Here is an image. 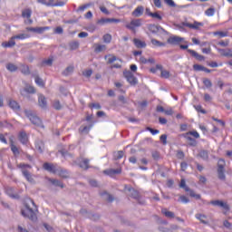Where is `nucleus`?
Instances as JSON below:
<instances>
[{
	"instance_id": "f257e3e1",
	"label": "nucleus",
	"mask_w": 232,
	"mask_h": 232,
	"mask_svg": "<svg viewBox=\"0 0 232 232\" xmlns=\"http://www.w3.org/2000/svg\"><path fill=\"white\" fill-rule=\"evenodd\" d=\"M30 204L31 205H26L25 208L22 210V215L30 220L35 221L37 220V215L35 214V211H37V206L32 199H30Z\"/></svg>"
},
{
	"instance_id": "f03ea898",
	"label": "nucleus",
	"mask_w": 232,
	"mask_h": 232,
	"mask_svg": "<svg viewBox=\"0 0 232 232\" xmlns=\"http://www.w3.org/2000/svg\"><path fill=\"white\" fill-rule=\"evenodd\" d=\"M24 114L32 122V124H34L37 128H44V125H43V121H41V119H39V117H37L35 113H33L32 111H24Z\"/></svg>"
},
{
	"instance_id": "7ed1b4c3",
	"label": "nucleus",
	"mask_w": 232,
	"mask_h": 232,
	"mask_svg": "<svg viewBox=\"0 0 232 232\" xmlns=\"http://www.w3.org/2000/svg\"><path fill=\"white\" fill-rule=\"evenodd\" d=\"M18 168L21 169L24 177L26 179L28 182L34 183V176L28 171V169H32V165L20 163L18 164Z\"/></svg>"
},
{
	"instance_id": "20e7f679",
	"label": "nucleus",
	"mask_w": 232,
	"mask_h": 232,
	"mask_svg": "<svg viewBox=\"0 0 232 232\" xmlns=\"http://www.w3.org/2000/svg\"><path fill=\"white\" fill-rule=\"evenodd\" d=\"M179 187L185 189V191L189 193V196L193 198H196V200H200V194H196L195 191L191 190L189 187L186 186V180L181 179Z\"/></svg>"
},
{
	"instance_id": "39448f33",
	"label": "nucleus",
	"mask_w": 232,
	"mask_h": 232,
	"mask_svg": "<svg viewBox=\"0 0 232 232\" xmlns=\"http://www.w3.org/2000/svg\"><path fill=\"white\" fill-rule=\"evenodd\" d=\"M225 166H226V161L220 159L218 162V175L220 180H226V174L224 173Z\"/></svg>"
},
{
	"instance_id": "423d86ee",
	"label": "nucleus",
	"mask_w": 232,
	"mask_h": 232,
	"mask_svg": "<svg viewBox=\"0 0 232 232\" xmlns=\"http://www.w3.org/2000/svg\"><path fill=\"white\" fill-rule=\"evenodd\" d=\"M142 26V19H133L130 24H127L125 27L131 32H135V28H140Z\"/></svg>"
},
{
	"instance_id": "0eeeda50",
	"label": "nucleus",
	"mask_w": 232,
	"mask_h": 232,
	"mask_svg": "<svg viewBox=\"0 0 232 232\" xmlns=\"http://www.w3.org/2000/svg\"><path fill=\"white\" fill-rule=\"evenodd\" d=\"M182 26H186L187 28H190V30H200L202 26H204V23L202 22H197L194 21L193 24L188 23V22H183Z\"/></svg>"
},
{
	"instance_id": "6e6552de",
	"label": "nucleus",
	"mask_w": 232,
	"mask_h": 232,
	"mask_svg": "<svg viewBox=\"0 0 232 232\" xmlns=\"http://www.w3.org/2000/svg\"><path fill=\"white\" fill-rule=\"evenodd\" d=\"M123 75H124L125 79L131 84V86H135V84H137V82H139V81L137 80V77H135V75H133L132 72L126 71L123 72Z\"/></svg>"
},
{
	"instance_id": "1a4fd4ad",
	"label": "nucleus",
	"mask_w": 232,
	"mask_h": 232,
	"mask_svg": "<svg viewBox=\"0 0 232 232\" xmlns=\"http://www.w3.org/2000/svg\"><path fill=\"white\" fill-rule=\"evenodd\" d=\"M59 166L53 165L52 163H44V169L45 171H49V173H53L54 175H57V171L59 170Z\"/></svg>"
},
{
	"instance_id": "9d476101",
	"label": "nucleus",
	"mask_w": 232,
	"mask_h": 232,
	"mask_svg": "<svg viewBox=\"0 0 232 232\" xmlns=\"http://www.w3.org/2000/svg\"><path fill=\"white\" fill-rule=\"evenodd\" d=\"M78 166H80L82 169H88V168H90V160L80 158L78 160Z\"/></svg>"
},
{
	"instance_id": "9b49d317",
	"label": "nucleus",
	"mask_w": 232,
	"mask_h": 232,
	"mask_svg": "<svg viewBox=\"0 0 232 232\" xmlns=\"http://www.w3.org/2000/svg\"><path fill=\"white\" fill-rule=\"evenodd\" d=\"M182 41H184V38L180 36H171L168 39L169 44H174V45L180 44Z\"/></svg>"
},
{
	"instance_id": "f8f14e48",
	"label": "nucleus",
	"mask_w": 232,
	"mask_h": 232,
	"mask_svg": "<svg viewBox=\"0 0 232 232\" xmlns=\"http://www.w3.org/2000/svg\"><path fill=\"white\" fill-rule=\"evenodd\" d=\"M210 204H212V206H218V208H223V209H226L227 211H228L229 209V205H227V203L224 201L213 200L210 202Z\"/></svg>"
},
{
	"instance_id": "ddd939ff",
	"label": "nucleus",
	"mask_w": 232,
	"mask_h": 232,
	"mask_svg": "<svg viewBox=\"0 0 232 232\" xmlns=\"http://www.w3.org/2000/svg\"><path fill=\"white\" fill-rule=\"evenodd\" d=\"M125 191H129L130 194V197H131L132 198H136V199H139V191L135 190L133 188L131 187H129V186H125Z\"/></svg>"
},
{
	"instance_id": "4468645a",
	"label": "nucleus",
	"mask_w": 232,
	"mask_h": 232,
	"mask_svg": "<svg viewBox=\"0 0 232 232\" xmlns=\"http://www.w3.org/2000/svg\"><path fill=\"white\" fill-rule=\"evenodd\" d=\"M148 30L150 32V34H159L160 30L164 32V28L160 27V25H155V24H149L148 25Z\"/></svg>"
},
{
	"instance_id": "2eb2a0df",
	"label": "nucleus",
	"mask_w": 232,
	"mask_h": 232,
	"mask_svg": "<svg viewBox=\"0 0 232 232\" xmlns=\"http://www.w3.org/2000/svg\"><path fill=\"white\" fill-rule=\"evenodd\" d=\"M143 14H144V6L139 5L131 13V15L133 17H140Z\"/></svg>"
},
{
	"instance_id": "dca6fc26",
	"label": "nucleus",
	"mask_w": 232,
	"mask_h": 232,
	"mask_svg": "<svg viewBox=\"0 0 232 232\" xmlns=\"http://www.w3.org/2000/svg\"><path fill=\"white\" fill-rule=\"evenodd\" d=\"M108 23H121V19L117 18H102L98 21V24H106Z\"/></svg>"
},
{
	"instance_id": "f3484780",
	"label": "nucleus",
	"mask_w": 232,
	"mask_h": 232,
	"mask_svg": "<svg viewBox=\"0 0 232 232\" xmlns=\"http://www.w3.org/2000/svg\"><path fill=\"white\" fill-rule=\"evenodd\" d=\"M56 175H58L62 179H69V177H70V173L68 172V170H66L61 167L58 168V171L56 172Z\"/></svg>"
},
{
	"instance_id": "a211bd4d",
	"label": "nucleus",
	"mask_w": 232,
	"mask_h": 232,
	"mask_svg": "<svg viewBox=\"0 0 232 232\" xmlns=\"http://www.w3.org/2000/svg\"><path fill=\"white\" fill-rule=\"evenodd\" d=\"M121 169H106L103 171L104 175H109V177H113V175H119V173H121Z\"/></svg>"
},
{
	"instance_id": "6ab92c4d",
	"label": "nucleus",
	"mask_w": 232,
	"mask_h": 232,
	"mask_svg": "<svg viewBox=\"0 0 232 232\" xmlns=\"http://www.w3.org/2000/svg\"><path fill=\"white\" fill-rule=\"evenodd\" d=\"M188 53L192 55V57H195L198 61H204L205 57L201 54H198L195 50L188 49Z\"/></svg>"
},
{
	"instance_id": "aec40b11",
	"label": "nucleus",
	"mask_w": 232,
	"mask_h": 232,
	"mask_svg": "<svg viewBox=\"0 0 232 232\" xmlns=\"http://www.w3.org/2000/svg\"><path fill=\"white\" fill-rule=\"evenodd\" d=\"M218 52L220 53V54L223 57H232V50L231 49H218Z\"/></svg>"
},
{
	"instance_id": "412c9836",
	"label": "nucleus",
	"mask_w": 232,
	"mask_h": 232,
	"mask_svg": "<svg viewBox=\"0 0 232 232\" xmlns=\"http://www.w3.org/2000/svg\"><path fill=\"white\" fill-rule=\"evenodd\" d=\"M38 103L41 108H46L47 102H46V97L44 95L40 94L38 97Z\"/></svg>"
},
{
	"instance_id": "4be33fe9",
	"label": "nucleus",
	"mask_w": 232,
	"mask_h": 232,
	"mask_svg": "<svg viewBox=\"0 0 232 232\" xmlns=\"http://www.w3.org/2000/svg\"><path fill=\"white\" fill-rule=\"evenodd\" d=\"M15 44V39L14 36L11 37V39L8 42L3 43L2 46L3 48H12Z\"/></svg>"
},
{
	"instance_id": "5701e85b",
	"label": "nucleus",
	"mask_w": 232,
	"mask_h": 232,
	"mask_svg": "<svg viewBox=\"0 0 232 232\" xmlns=\"http://www.w3.org/2000/svg\"><path fill=\"white\" fill-rule=\"evenodd\" d=\"M106 51V45L101 44H94V52L95 53H101V52Z\"/></svg>"
},
{
	"instance_id": "b1692460",
	"label": "nucleus",
	"mask_w": 232,
	"mask_h": 232,
	"mask_svg": "<svg viewBox=\"0 0 232 232\" xmlns=\"http://www.w3.org/2000/svg\"><path fill=\"white\" fill-rule=\"evenodd\" d=\"M133 44L136 48H146V42H142L141 40H139L137 38L133 39Z\"/></svg>"
},
{
	"instance_id": "393cba45",
	"label": "nucleus",
	"mask_w": 232,
	"mask_h": 232,
	"mask_svg": "<svg viewBox=\"0 0 232 232\" xmlns=\"http://www.w3.org/2000/svg\"><path fill=\"white\" fill-rule=\"evenodd\" d=\"M5 193L8 197H11V198H19V196L14 194V188L12 187H7L5 188Z\"/></svg>"
},
{
	"instance_id": "a878e982",
	"label": "nucleus",
	"mask_w": 232,
	"mask_h": 232,
	"mask_svg": "<svg viewBox=\"0 0 232 232\" xmlns=\"http://www.w3.org/2000/svg\"><path fill=\"white\" fill-rule=\"evenodd\" d=\"M104 59H107L108 64H112L115 61H119V58L113 54H107L104 56Z\"/></svg>"
},
{
	"instance_id": "bb28decb",
	"label": "nucleus",
	"mask_w": 232,
	"mask_h": 232,
	"mask_svg": "<svg viewBox=\"0 0 232 232\" xmlns=\"http://www.w3.org/2000/svg\"><path fill=\"white\" fill-rule=\"evenodd\" d=\"M8 106H9V108H11L12 110H14V111H17L21 108L19 106V103H17V102L14 101V100H9Z\"/></svg>"
},
{
	"instance_id": "cd10ccee",
	"label": "nucleus",
	"mask_w": 232,
	"mask_h": 232,
	"mask_svg": "<svg viewBox=\"0 0 232 232\" xmlns=\"http://www.w3.org/2000/svg\"><path fill=\"white\" fill-rule=\"evenodd\" d=\"M19 140L22 144H26L28 142V135L26 132H20Z\"/></svg>"
},
{
	"instance_id": "c85d7f7f",
	"label": "nucleus",
	"mask_w": 232,
	"mask_h": 232,
	"mask_svg": "<svg viewBox=\"0 0 232 232\" xmlns=\"http://www.w3.org/2000/svg\"><path fill=\"white\" fill-rule=\"evenodd\" d=\"M22 17L24 19H30L32 17V9L26 8L22 11Z\"/></svg>"
},
{
	"instance_id": "c756f323",
	"label": "nucleus",
	"mask_w": 232,
	"mask_h": 232,
	"mask_svg": "<svg viewBox=\"0 0 232 232\" xmlns=\"http://www.w3.org/2000/svg\"><path fill=\"white\" fill-rule=\"evenodd\" d=\"M196 218L198 220H199L201 222V224H205L208 225V221L206 220V218H208V217L204 214H196Z\"/></svg>"
},
{
	"instance_id": "7c9ffc66",
	"label": "nucleus",
	"mask_w": 232,
	"mask_h": 232,
	"mask_svg": "<svg viewBox=\"0 0 232 232\" xmlns=\"http://www.w3.org/2000/svg\"><path fill=\"white\" fill-rule=\"evenodd\" d=\"M161 213L165 215L168 218H175V213L168 210L167 208H162Z\"/></svg>"
},
{
	"instance_id": "2f4dec72",
	"label": "nucleus",
	"mask_w": 232,
	"mask_h": 232,
	"mask_svg": "<svg viewBox=\"0 0 232 232\" xmlns=\"http://www.w3.org/2000/svg\"><path fill=\"white\" fill-rule=\"evenodd\" d=\"M183 137H184V139L188 140L189 146H197V140L195 139L191 138V136H188V134H183Z\"/></svg>"
},
{
	"instance_id": "473e14b6",
	"label": "nucleus",
	"mask_w": 232,
	"mask_h": 232,
	"mask_svg": "<svg viewBox=\"0 0 232 232\" xmlns=\"http://www.w3.org/2000/svg\"><path fill=\"white\" fill-rule=\"evenodd\" d=\"M24 93H35V88L34 86H27L21 92V95H25Z\"/></svg>"
},
{
	"instance_id": "72a5a7b5",
	"label": "nucleus",
	"mask_w": 232,
	"mask_h": 232,
	"mask_svg": "<svg viewBox=\"0 0 232 232\" xmlns=\"http://www.w3.org/2000/svg\"><path fill=\"white\" fill-rule=\"evenodd\" d=\"M30 34H20L13 36V39H19L20 41H24V39H29Z\"/></svg>"
},
{
	"instance_id": "f704fd0d",
	"label": "nucleus",
	"mask_w": 232,
	"mask_h": 232,
	"mask_svg": "<svg viewBox=\"0 0 232 232\" xmlns=\"http://www.w3.org/2000/svg\"><path fill=\"white\" fill-rule=\"evenodd\" d=\"M11 151L14 155H19V149L14 144V140H10Z\"/></svg>"
},
{
	"instance_id": "c9c22d12",
	"label": "nucleus",
	"mask_w": 232,
	"mask_h": 232,
	"mask_svg": "<svg viewBox=\"0 0 232 232\" xmlns=\"http://www.w3.org/2000/svg\"><path fill=\"white\" fill-rule=\"evenodd\" d=\"M35 149L40 152L43 153V150H44V143L41 140L35 142Z\"/></svg>"
},
{
	"instance_id": "e433bc0d",
	"label": "nucleus",
	"mask_w": 232,
	"mask_h": 232,
	"mask_svg": "<svg viewBox=\"0 0 232 232\" xmlns=\"http://www.w3.org/2000/svg\"><path fill=\"white\" fill-rule=\"evenodd\" d=\"M150 43H151V44H153V46H158V47L166 46V44H164L157 39H154V38H152L150 40Z\"/></svg>"
},
{
	"instance_id": "4c0bfd02",
	"label": "nucleus",
	"mask_w": 232,
	"mask_h": 232,
	"mask_svg": "<svg viewBox=\"0 0 232 232\" xmlns=\"http://www.w3.org/2000/svg\"><path fill=\"white\" fill-rule=\"evenodd\" d=\"M73 70H74L73 65H70L69 67H67V68L63 71V74L65 75L66 77H67L68 75H72V73H73Z\"/></svg>"
},
{
	"instance_id": "58836bf2",
	"label": "nucleus",
	"mask_w": 232,
	"mask_h": 232,
	"mask_svg": "<svg viewBox=\"0 0 232 232\" xmlns=\"http://www.w3.org/2000/svg\"><path fill=\"white\" fill-rule=\"evenodd\" d=\"M53 108L54 110H63V105L61 104V102L59 100L53 101Z\"/></svg>"
},
{
	"instance_id": "ea45409f",
	"label": "nucleus",
	"mask_w": 232,
	"mask_h": 232,
	"mask_svg": "<svg viewBox=\"0 0 232 232\" xmlns=\"http://www.w3.org/2000/svg\"><path fill=\"white\" fill-rule=\"evenodd\" d=\"M34 82L35 84H37V86H40V88H44V82L43 81V79H41V77L36 76L34 78Z\"/></svg>"
},
{
	"instance_id": "a19ab883",
	"label": "nucleus",
	"mask_w": 232,
	"mask_h": 232,
	"mask_svg": "<svg viewBox=\"0 0 232 232\" xmlns=\"http://www.w3.org/2000/svg\"><path fill=\"white\" fill-rule=\"evenodd\" d=\"M205 15L208 17H213L215 15V8L210 7L205 11Z\"/></svg>"
},
{
	"instance_id": "79ce46f5",
	"label": "nucleus",
	"mask_w": 232,
	"mask_h": 232,
	"mask_svg": "<svg viewBox=\"0 0 232 232\" xmlns=\"http://www.w3.org/2000/svg\"><path fill=\"white\" fill-rule=\"evenodd\" d=\"M185 135H188L189 137L191 135L192 137H194V139H200V134H198L197 130L188 131L185 133Z\"/></svg>"
},
{
	"instance_id": "37998d69",
	"label": "nucleus",
	"mask_w": 232,
	"mask_h": 232,
	"mask_svg": "<svg viewBox=\"0 0 232 232\" xmlns=\"http://www.w3.org/2000/svg\"><path fill=\"white\" fill-rule=\"evenodd\" d=\"M150 17H152V19H156L157 21H162V15H160L159 12L150 14Z\"/></svg>"
},
{
	"instance_id": "c03bdc74",
	"label": "nucleus",
	"mask_w": 232,
	"mask_h": 232,
	"mask_svg": "<svg viewBox=\"0 0 232 232\" xmlns=\"http://www.w3.org/2000/svg\"><path fill=\"white\" fill-rule=\"evenodd\" d=\"M122 157H124V151L120 150L114 153V159L116 160H121V159H122Z\"/></svg>"
},
{
	"instance_id": "a18cd8bd",
	"label": "nucleus",
	"mask_w": 232,
	"mask_h": 232,
	"mask_svg": "<svg viewBox=\"0 0 232 232\" xmlns=\"http://www.w3.org/2000/svg\"><path fill=\"white\" fill-rule=\"evenodd\" d=\"M103 43H106V44H110L111 43V34H106L103 35Z\"/></svg>"
},
{
	"instance_id": "49530a36",
	"label": "nucleus",
	"mask_w": 232,
	"mask_h": 232,
	"mask_svg": "<svg viewBox=\"0 0 232 232\" xmlns=\"http://www.w3.org/2000/svg\"><path fill=\"white\" fill-rule=\"evenodd\" d=\"M161 73H160V77H162L163 79H169V71H166V70H160Z\"/></svg>"
},
{
	"instance_id": "de8ad7c7",
	"label": "nucleus",
	"mask_w": 232,
	"mask_h": 232,
	"mask_svg": "<svg viewBox=\"0 0 232 232\" xmlns=\"http://www.w3.org/2000/svg\"><path fill=\"white\" fill-rule=\"evenodd\" d=\"M51 182L53 186H57L58 188H64V185L59 179H51Z\"/></svg>"
},
{
	"instance_id": "09e8293b",
	"label": "nucleus",
	"mask_w": 232,
	"mask_h": 232,
	"mask_svg": "<svg viewBox=\"0 0 232 232\" xmlns=\"http://www.w3.org/2000/svg\"><path fill=\"white\" fill-rule=\"evenodd\" d=\"M70 50H77L79 48V42H71L69 44Z\"/></svg>"
},
{
	"instance_id": "8fccbe9b",
	"label": "nucleus",
	"mask_w": 232,
	"mask_h": 232,
	"mask_svg": "<svg viewBox=\"0 0 232 232\" xmlns=\"http://www.w3.org/2000/svg\"><path fill=\"white\" fill-rule=\"evenodd\" d=\"M213 35H218L219 37H227V32L217 31L213 33Z\"/></svg>"
},
{
	"instance_id": "3c124183",
	"label": "nucleus",
	"mask_w": 232,
	"mask_h": 232,
	"mask_svg": "<svg viewBox=\"0 0 232 232\" xmlns=\"http://www.w3.org/2000/svg\"><path fill=\"white\" fill-rule=\"evenodd\" d=\"M6 69L9 72H15L17 70V66H15L14 63H7L6 64Z\"/></svg>"
},
{
	"instance_id": "603ef678",
	"label": "nucleus",
	"mask_w": 232,
	"mask_h": 232,
	"mask_svg": "<svg viewBox=\"0 0 232 232\" xmlns=\"http://www.w3.org/2000/svg\"><path fill=\"white\" fill-rule=\"evenodd\" d=\"M203 84L204 86H206V88H211V86H213V83L211 82V81L208 78H205L203 80Z\"/></svg>"
},
{
	"instance_id": "864d4df0",
	"label": "nucleus",
	"mask_w": 232,
	"mask_h": 232,
	"mask_svg": "<svg viewBox=\"0 0 232 232\" xmlns=\"http://www.w3.org/2000/svg\"><path fill=\"white\" fill-rule=\"evenodd\" d=\"M199 157L201 158V159H203V160H208V151H206V150H202V151H200L199 152Z\"/></svg>"
},
{
	"instance_id": "5fc2aeb1",
	"label": "nucleus",
	"mask_w": 232,
	"mask_h": 232,
	"mask_svg": "<svg viewBox=\"0 0 232 232\" xmlns=\"http://www.w3.org/2000/svg\"><path fill=\"white\" fill-rule=\"evenodd\" d=\"M179 202H182V204H189V198L186 196H180Z\"/></svg>"
},
{
	"instance_id": "6e6d98bb",
	"label": "nucleus",
	"mask_w": 232,
	"mask_h": 232,
	"mask_svg": "<svg viewBox=\"0 0 232 232\" xmlns=\"http://www.w3.org/2000/svg\"><path fill=\"white\" fill-rule=\"evenodd\" d=\"M193 70H195V72H203L204 71V66L199 65V64H194L193 65Z\"/></svg>"
},
{
	"instance_id": "4d7b16f0",
	"label": "nucleus",
	"mask_w": 232,
	"mask_h": 232,
	"mask_svg": "<svg viewBox=\"0 0 232 232\" xmlns=\"http://www.w3.org/2000/svg\"><path fill=\"white\" fill-rule=\"evenodd\" d=\"M147 131H150L151 135H158V133H160L159 130H154L152 128L147 127Z\"/></svg>"
},
{
	"instance_id": "13d9d810",
	"label": "nucleus",
	"mask_w": 232,
	"mask_h": 232,
	"mask_svg": "<svg viewBox=\"0 0 232 232\" xmlns=\"http://www.w3.org/2000/svg\"><path fill=\"white\" fill-rule=\"evenodd\" d=\"M160 139L161 142L164 144V146H166V144H168V135L162 134Z\"/></svg>"
},
{
	"instance_id": "bf43d9fd",
	"label": "nucleus",
	"mask_w": 232,
	"mask_h": 232,
	"mask_svg": "<svg viewBox=\"0 0 232 232\" xmlns=\"http://www.w3.org/2000/svg\"><path fill=\"white\" fill-rule=\"evenodd\" d=\"M166 5L169 6H171L172 8H175L177 6V4L173 0H165Z\"/></svg>"
},
{
	"instance_id": "052dcab7",
	"label": "nucleus",
	"mask_w": 232,
	"mask_h": 232,
	"mask_svg": "<svg viewBox=\"0 0 232 232\" xmlns=\"http://www.w3.org/2000/svg\"><path fill=\"white\" fill-rule=\"evenodd\" d=\"M195 110H197L199 113H206V111L202 109L201 105H195L194 106Z\"/></svg>"
},
{
	"instance_id": "680f3d73",
	"label": "nucleus",
	"mask_w": 232,
	"mask_h": 232,
	"mask_svg": "<svg viewBox=\"0 0 232 232\" xmlns=\"http://www.w3.org/2000/svg\"><path fill=\"white\" fill-rule=\"evenodd\" d=\"M44 30H49V27H36V34H43V32H44Z\"/></svg>"
},
{
	"instance_id": "e2e57ef3",
	"label": "nucleus",
	"mask_w": 232,
	"mask_h": 232,
	"mask_svg": "<svg viewBox=\"0 0 232 232\" xmlns=\"http://www.w3.org/2000/svg\"><path fill=\"white\" fill-rule=\"evenodd\" d=\"M156 8H162V2L160 0H153Z\"/></svg>"
},
{
	"instance_id": "0e129e2a",
	"label": "nucleus",
	"mask_w": 232,
	"mask_h": 232,
	"mask_svg": "<svg viewBox=\"0 0 232 232\" xmlns=\"http://www.w3.org/2000/svg\"><path fill=\"white\" fill-rule=\"evenodd\" d=\"M60 153L64 159H68V157H70V153H68V151H66L65 150H60Z\"/></svg>"
},
{
	"instance_id": "69168bd1",
	"label": "nucleus",
	"mask_w": 232,
	"mask_h": 232,
	"mask_svg": "<svg viewBox=\"0 0 232 232\" xmlns=\"http://www.w3.org/2000/svg\"><path fill=\"white\" fill-rule=\"evenodd\" d=\"M157 70H162V65L157 64V65H156V68H151V69H150V72H151L152 73H156V72H157Z\"/></svg>"
},
{
	"instance_id": "338daca9",
	"label": "nucleus",
	"mask_w": 232,
	"mask_h": 232,
	"mask_svg": "<svg viewBox=\"0 0 232 232\" xmlns=\"http://www.w3.org/2000/svg\"><path fill=\"white\" fill-rule=\"evenodd\" d=\"M223 226H224L225 227H227V229H231V227H232V224H231L229 221H227V220H225V221L223 222Z\"/></svg>"
},
{
	"instance_id": "774afa93",
	"label": "nucleus",
	"mask_w": 232,
	"mask_h": 232,
	"mask_svg": "<svg viewBox=\"0 0 232 232\" xmlns=\"http://www.w3.org/2000/svg\"><path fill=\"white\" fill-rule=\"evenodd\" d=\"M63 27L61 26H58L54 29V34H63Z\"/></svg>"
}]
</instances>
